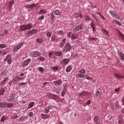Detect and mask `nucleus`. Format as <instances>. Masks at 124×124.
I'll return each mask as SVG.
<instances>
[{"instance_id": "nucleus-1", "label": "nucleus", "mask_w": 124, "mask_h": 124, "mask_svg": "<svg viewBox=\"0 0 124 124\" xmlns=\"http://www.w3.org/2000/svg\"><path fill=\"white\" fill-rule=\"evenodd\" d=\"M32 28L31 24H28V25H22L20 28V31H25L26 30H29Z\"/></svg>"}, {"instance_id": "nucleus-2", "label": "nucleus", "mask_w": 124, "mask_h": 124, "mask_svg": "<svg viewBox=\"0 0 124 124\" xmlns=\"http://www.w3.org/2000/svg\"><path fill=\"white\" fill-rule=\"evenodd\" d=\"M5 62H7L8 63H11L12 62V59L11 58V55H7L6 58L4 59Z\"/></svg>"}, {"instance_id": "nucleus-3", "label": "nucleus", "mask_w": 124, "mask_h": 124, "mask_svg": "<svg viewBox=\"0 0 124 124\" xmlns=\"http://www.w3.org/2000/svg\"><path fill=\"white\" fill-rule=\"evenodd\" d=\"M70 49H71V45H70V43L67 42V44L64 47V51L65 52H67V51H69L70 50Z\"/></svg>"}, {"instance_id": "nucleus-4", "label": "nucleus", "mask_w": 124, "mask_h": 124, "mask_svg": "<svg viewBox=\"0 0 124 124\" xmlns=\"http://www.w3.org/2000/svg\"><path fill=\"white\" fill-rule=\"evenodd\" d=\"M47 96L49 98H50L51 99H58L59 98V96H58L57 95H54V94H52L51 93L48 94Z\"/></svg>"}, {"instance_id": "nucleus-5", "label": "nucleus", "mask_w": 124, "mask_h": 124, "mask_svg": "<svg viewBox=\"0 0 124 124\" xmlns=\"http://www.w3.org/2000/svg\"><path fill=\"white\" fill-rule=\"evenodd\" d=\"M7 104L6 102H2L0 103V108H6Z\"/></svg>"}, {"instance_id": "nucleus-6", "label": "nucleus", "mask_w": 124, "mask_h": 124, "mask_svg": "<svg viewBox=\"0 0 124 124\" xmlns=\"http://www.w3.org/2000/svg\"><path fill=\"white\" fill-rule=\"evenodd\" d=\"M37 31V29H33V30L29 31L28 32V35H30L31 34H34V33H36Z\"/></svg>"}, {"instance_id": "nucleus-7", "label": "nucleus", "mask_w": 124, "mask_h": 124, "mask_svg": "<svg viewBox=\"0 0 124 124\" xmlns=\"http://www.w3.org/2000/svg\"><path fill=\"white\" fill-rule=\"evenodd\" d=\"M15 100V95L14 94H12V95H11V96H10L8 98V101H9V102H14Z\"/></svg>"}, {"instance_id": "nucleus-8", "label": "nucleus", "mask_w": 124, "mask_h": 124, "mask_svg": "<svg viewBox=\"0 0 124 124\" xmlns=\"http://www.w3.org/2000/svg\"><path fill=\"white\" fill-rule=\"evenodd\" d=\"M38 3H32V4H26V8H33L35 6H37Z\"/></svg>"}, {"instance_id": "nucleus-9", "label": "nucleus", "mask_w": 124, "mask_h": 124, "mask_svg": "<svg viewBox=\"0 0 124 124\" xmlns=\"http://www.w3.org/2000/svg\"><path fill=\"white\" fill-rule=\"evenodd\" d=\"M53 109V108L51 106H49L47 107L46 108L45 110V113H48L49 111L50 112V113H51V110Z\"/></svg>"}, {"instance_id": "nucleus-10", "label": "nucleus", "mask_w": 124, "mask_h": 124, "mask_svg": "<svg viewBox=\"0 0 124 124\" xmlns=\"http://www.w3.org/2000/svg\"><path fill=\"white\" fill-rule=\"evenodd\" d=\"M110 14L114 17V18H116V19H119L120 17L119 15H117V14H115L114 11H110Z\"/></svg>"}, {"instance_id": "nucleus-11", "label": "nucleus", "mask_w": 124, "mask_h": 124, "mask_svg": "<svg viewBox=\"0 0 124 124\" xmlns=\"http://www.w3.org/2000/svg\"><path fill=\"white\" fill-rule=\"evenodd\" d=\"M31 61V59H27V60H25V61L23 62L22 65L23 66H27V65L29 64V62H30Z\"/></svg>"}, {"instance_id": "nucleus-12", "label": "nucleus", "mask_w": 124, "mask_h": 124, "mask_svg": "<svg viewBox=\"0 0 124 124\" xmlns=\"http://www.w3.org/2000/svg\"><path fill=\"white\" fill-rule=\"evenodd\" d=\"M91 26L93 28V31H96V27L93 20L92 21Z\"/></svg>"}, {"instance_id": "nucleus-13", "label": "nucleus", "mask_w": 124, "mask_h": 124, "mask_svg": "<svg viewBox=\"0 0 124 124\" xmlns=\"http://www.w3.org/2000/svg\"><path fill=\"white\" fill-rule=\"evenodd\" d=\"M88 94H89L88 92H87L86 91H83L80 94H79V96L83 97L84 96H86V95H88Z\"/></svg>"}, {"instance_id": "nucleus-14", "label": "nucleus", "mask_w": 124, "mask_h": 124, "mask_svg": "<svg viewBox=\"0 0 124 124\" xmlns=\"http://www.w3.org/2000/svg\"><path fill=\"white\" fill-rule=\"evenodd\" d=\"M82 27L81 25H78V26H77V27H76L74 31H80V30H82Z\"/></svg>"}, {"instance_id": "nucleus-15", "label": "nucleus", "mask_w": 124, "mask_h": 124, "mask_svg": "<svg viewBox=\"0 0 124 124\" xmlns=\"http://www.w3.org/2000/svg\"><path fill=\"white\" fill-rule=\"evenodd\" d=\"M41 54L38 51H35L33 54V57L36 58V57H38Z\"/></svg>"}, {"instance_id": "nucleus-16", "label": "nucleus", "mask_w": 124, "mask_h": 124, "mask_svg": "<svg viewBox=\"0 0 124 124\" xmlns=\"http://www.w3.org/2000/svg\"><path fill=\"white\" fill-rule=\"evenodd\" d=\"M70 62V60L69 59H63L62 61V64H67L68 62Z\"/></svg>"}, {"instance_id": "nucleus-17", "label": "nucleus", "mask_w": 124, "mask_h": 124, "mask_svg": "<svg viewBox=\"0 0 124 124\" xmlns=\"http://www.w3.org/2000/svg\"><path fill=\"white\" fill-rule=\"evenodd\" d=\"M62 82V80L61 79H59V80H57V81H54V83L55 85H60L61 84Z\"/></svg>"}, {"instance_id": "nucleus-18", "label": "nucleus", "mask_w": 124, "mask_h": 124, "mask_svg": "<svg viewBox=\"0 0 124 124\" xmlns=\"http://www.w3.org/2000/svg\"><path fill=\"white\" fill-rule=\"evenodd\" d=\"M65 41H66V39L63 38V39H62L61 43H60V47H63V46L65 43Z\"/></svg>"}, {"instance_id": "nucleus-19", "label": "nucleus", "mask_w": 124, "mask_h": 124, "mask_svg": "<svg viewBox=\"0 0 124 124\" xmlns=\"http://www.w3.org/2000/svg\"><path fill=\"white\" fill-rule=\"evenodd\" d=\"M14 2V0H12L11 1H10V4L9 5V10H11V8H12V5Z\"/></svg>"}, {"instance_id": "nucleus-20", "label": "nucleus", "mask_w": 124, "mask_h": 124, "mask_svg": "<svg viewBox=\"0 0 124 124\" xmlns=\"http://www.w3.org/2000/svg\"><path fill=\"white\" fill-rule=\"evenodd\" d=\"M41 117L43 119H46V118H48L49 116L48 115H47V114H44L43 113H42L41 114Z\"/></svg>"}, {"instance_id": "nucleus-21", "label": "nucleus", "mask_w": 124, "mask_h": 124, "mask_svg": "<svg viewBox=\"0 0 124 124\" xmlns=\"http://www.w3.org/2000/svg\"><path fill=\"white\" fill-rule=\"evenodd\" d=\"M123 118L122 116H120L119 117V121H118L119 124H122V123H123Z\"/></svg>"}, {"instance_id": "nucleus-22", "label": "nucleus", "mask_w": 124, "mask_h": 124, "mask_svg": "<svg viewBox=\"0 0 124 124\" xmlns=\"http://www.w3.org/2000/svg\"><path fill=\"white\" fill-rule=\"evenodd\" d=\"M7 107L9 108H13V107H14V104H13V103H9L7 104Z\"/></svg>"}, {"instance_id": "nucleus-23", "label": "nucleus", "mask_w": 124, "mask_h": 124, "mask_svg": "<svg viewBox=\"0 0 124 124\" xmlns=\"http://www.w3.org/2000/svg\"><path fill=\"white\" fill-rule=\"evenodd\" d=\"M117 33L123 39H124V34H123V33H122L120 31H118Z\"/></svg>"}, {"instance_id": "nucleus-24", "label": "nucleus", "mask_w": 124, "mask_h": 124, "mask_svg": "<svg viewBox=\"0 0 124 124\" xmlns=\"http://www.w3.org/2000/svg\"><path fill=\"white\" fill-rule=\"evenodd\" d=\"M75 16L76 18H78V17H80V18H82V17H83L82 14H78V13H75Z\"/></svg>"}, {"instance_id": "nucleus-25", "label": "nucleus", "mask_w": 124, "mask_h": 124, "mask_svg": "<svg viewBox=\"0 0 124 124\" xmlns=\"http://www.w3.org/2000/svg\"><path fill=\"white\" fill-rule=\"evenodd\" d=\"M55 54L56 55V56H62V53L61 51H58L57 52H55Z\"/></svg>"}, {"instance_id": "nucleus-26", "label": "nucleus", "mask_w": 124, "mask_h": 124, "mask_svg": "<svg viewBox=\"0 0 124 124\" xmlns=\"http://www.w3.org/2000/svg\"><path fill=\"white\" fill-rule=\"evenodd\" d=\"M84 18L86 21H90L91 18H90L89 16L88 15H85L84 16Z\"/></svg>"}, {"instance_id": "nucleus-27", "label": "nucleus", "mask_w": 124, "mask_h": 124, "mask_svg": "<svg viewBox=\"0 0 124 124\" xmlns=\"http://www.w3.org/2000/svg\"><path fill=\"white\" fill-rule=\"evenodd\" d=\"M19 79H20V78H18V77H16L13 79V82H17V81H18V80H19Z\"/></svg>"}, {"instance_id": "nucleus-28", "label": "nucleus", "mask_w": 124, "mask_h": 124, "mask_svg": "<svg viewBox=\"0 0 124 124\" xmlns=\"http://www.w3.org/2000/svg\"><path fill=\"white\" fill-rule=\"evenodd\" d=\"M36 41H37V42H38V43H41L43 41V39L41 38V37H39L37 38Z\"/></svg>"}, {"instance_id": "nucleus-29", "label": "nucleus", "mask_w": 124, "mask_h": 124, "mask_svg": "<svg viewBox=\"0 0 124 124\" xmlns=\"http://www.w3.org/2000/svg\"><path fill=\"white\" fill-rule=\"evenodd\" d=\"M77 76H78V78H84L85 77L84 75H82L81 73H80V74H78Z\"/></svg>"}, {"instance_id": "nucleus-30", "label": "nucleus", "mask_w": 124, "mask_h": 124, "mask_svg": "<svg viewBox=\"0 0 124 124\" xmlns=\"http://www.w3.org/2000/svg\"><path fill=\"white\" fill-rule=\"evenodd\" d=\"M34 105V103H33V102H31L30 105H29L28 108H32V107H33Z\"/></svg>"}, {"instance_id": "nucleus-31", "label": "nucleus", "mask_w": 124, "mask_h": 124, "mask_svg": "<svg viewBox=\"0 0 124 124\" xmlns=\"http://www.w3.org/2000/svg\"><path fill=\"white\" fill-rule=\"evenodd\" d=\"M114 23H116L117 24H118L119 26H121L122 24L121 23V22H120L119 21H118V20H113L112 21Z\"/></svg>"}, {"instance_id": "nucleus-32", "label": "nucleus", "mask_w": 124, "mask_h": 124, "mask_svg": "<svg viewBox=\"0 0 124 124\" xmlns=\"http://www.w3.org/2000/svg\"><path fill=\"white\" fill-rule=\"evenodd\" d=\"M119 55L121 60H124V54L123 53H120Z\"/></svg>"}, {"instance_id": "nucleus-33", "label": "nucleus", "mask_w": 124, "mask_h": 124, "mask_svg": "<svg viewBox=\"0 0 124 124\" xmlns=\"http://www.w3.org/2000/svg\"><path fill=\"white\" fill-rule=\"evenodd\" d=\"M114 76H115V78H117L119 79H121L123 78V77H122V76H120V75H114Z\"/></svg>"}, {"instance_id": "nucleus-34", "label": "nucleus", "mask_w": 124, "mask_h": 124, "mask_svg": "<svg viewBox=\"0 0 124 124\" xmlns=\"http://www.w3.org/2000/svg\"><path fill=\"white\" fill-rule=\"evenodd\" d=\"M115 108H120V105H119L118 101L115 102Z\"/></svg>"}, {"instance_id": "nucleus-35", "label": "nucleus", "mask_w": 124, "mask_h": 124, "mask_svg": "<svg viewBox=\"0 0 124 124\" xmlns=\"http://www.w3.org/2000/svg\"><path fill=\"white\" fill-rule=\"evenodd\" d=\"M77 38H78V36L76 35V34H74V33H73L72 34V39H76Z\"/></svg>"}, {"instance_id": "nucleus-36", "label": "nucleus", "mask_w": 124, "mask_h": 124, "mask_svg": "<svg viewBox=\"0 0 124 124\" xmlns=\"http://www.w3.org/2000/svg\"><path fill=\"white\" fill-rule=\"evenodd\" d=\"M54 14H56V15H60L61 13L59 11V10H56L55 11H54Z\"/></svg>"}, {"instance_id": "nucleus-37", "label": "nucleus", "mask_w": 124, "mask_h": 124, "mask_svg": "<svg viewBox=\"0 0 124 124\" xmlns=\"http://www.w3.org/2000/svg\"><path fill=\"white\" fill-rule=\"evenodd\" d=\"M28 119L27 117H25L24 116H21L20 118V121H24L25 119Z\"/></svg>"}, {"instance_id": "nucleus-38", "label": "nucleus", "mask_w": 124, "mask_h": 124, "mask_svg": "<svg viewBox=\"0 0 124 124\" xmlns=\"http://www.w3.org/2000/svg\"><path fill=\"white\" fill-rule=\"evenodd\" d=\"M103 31H104V33L106 34L107 35H109V33H108V31H107V30H105V29H103Z\"/></svg>"}, {"instance_id": "nucleus-39", "label": "nucleus", "mask_w": 124, "mask_h": 124, "mask_svg": "<svg viewBox=\"0 0 124 124\" xmlns=\"http://www.w3.org/2000/svg\"><path fill=\"white\" fill-rule=\"evenodd\" d=\"M5 92V89H2L0 91V95H3Z\"/></svg>"}, {"instance_id": "nucleus-40", "label": "nucleus", "mask_w": 124, "mask_h": 124, "mask_svg": "<svg viewBox=\"0 0 124 124\" xmlns=\"http://www.w3.org/2000/svg\"><path fill=\"white\" fill-rule=\"evenodd\" d=\"M40 61H42V62H43V61H45V58H44V57H42V56H40V57H39L38 58Z\"/></svg>"}, {"instance_id": "nucleus-41", "label": "nucleus", "mask_w": 124, "mask_h": 124, "mask_svg": "<svg viewBox=\"0 0 124 124\" xmlns=\"http://www.w3.org/2000/svg\"><path fill=\"white\" fill-rule=\"evenodd\" d=\"M5 47H6V44H0V48H5Z\"/></svg>"}, {"instance_id": "nucleus-42", "label": "nucleus", "mask_w": 124, "mask_h": 124, "mask_svg": "<svg viewBox=\"0 0 124 124\" xmlns=\"http://www.w3.org/2000/svg\"><path fill=\"white\" fill-rule=\"evenodd\" d=\"M110 106L112 109H115L114 105L113 103H110Z\"/></svg>"}, {"instance_id": "nucleus-43", "label": "nucleus", "mask_w": 124, "mask_h": 124, "mask_svg": "<svg viewBox=\"0 0 124 124\" xmlns=\"http://www.w3.org/2000/svg\"><path fill=\"white\" fill-rule=\"evenodd\" d=\"M18 49H19L18 45L15 46V47H14V50H15V51H18Z\"/></svg>"}, {"instance_id": "nucleus-44", "label": "nucleus", "mask_w": 124, "mask_h": 124, "mask_svg": "<svg viewBox=\"0 0 124 124\" xmlns=\"http://www.w3.org/2000/svg\"><path fill=\"white\" fill-rule=\"evenodd\" d=\"M6 119V118L5 116H3L2 117H1V120H0L1 122H4V120H5Z\"/></svg>"}, {"instance_id": "nucleus-45", "label": "nucleus", "mask_w": 124, "mask_h": 124, "mask_svg": "<svg viewBox=\"0 0 124 124\" xmlns=\"http://www.w3.org/2000/svg\"><path fill=\"white\" fill-rule=\"evenodd\" d=\"M71 67H67V68H66V71H67V72H69V71L71 70Z\"/></svg>"}, {"instance_id": "nucleus-46", "label": "nucleus", "mask_w": 124, "mask_h": 124, "mask_svg": "<svg viewBox=\"0 0 124 124\" xmlns=\"http://www.w3.org/2000/svg\"><path fill=\"white\" fill-rule=\"evenodd\" d=\"M98 119H99V117L98 116H97V115L94 117V121H96L97 122L98 121Z\"/></svg>"}, {"instance_id": "nucleus-47", "label": "nucleus", "mask_w": 124, "mask_h": 124, "mask_svg": "<svg viewBox=\"0 0 124 124\" xmlns=\"http://www.w3.org/2000/svg\"><path fill=\"white\" fill-rule=\"evenodd\" d=\"M79 72H80V73H81L82 74H84V73H86V71L85 70H80Z\"/></svg>"}, {"instance_id": "nucleus-48", "label": "nucleus", "mask_w": 124, "mask_h": 124, "mask_svg": "<svg viewBox=\"0 0 124 124\" xmlns=\"http://www.w3.org/2000/svg\"><path fill=\"white\" fill-rule=\"evenodd\" d=\"M72 31H69L68 34H67V36L68 37H71V35H72Z\"/></svg>"}, {"instance_id": "nucleus-49", "label": "nucleus", "mask_w": 124, "mask_h": 124, "mask_svg": "<svg viewBox=\"0 0 124 124\" xmlns=\"http://www.w3.org/2000/svg\"><path fill=\"white\" fill-rule=\"evenodd\" d=\"M47 36L50 37L51 35V32H50V31H47Z\"/></svg>"}, {"instance_id": "nucleus-50", "label": "nucleus", "mask_w": 124, "mask_h": 124, "mask_svg": "<svg viewBox=\"0 0 124 124\" xmlns=\"http://www.w3.org/2000/svg\"><path fill=\"white\" fill-rule=\"evenodd\" d=\"M23 45V42H21V43H20L18 45V49H19V48H21V47Z\"/></svg>"}, {"instance_id": "nucleus-51", "label": "nucleus", "mask_w": 124, "mask_h": 124, "mask_svg": "<svg viewBox=\"0 0 124 124\" xmlns=\"http://www.w3.org/2000/svg\"><path fill=\"white\" fill-rule=\"evenodd\" d=\"M55 39H56V36H51V40L52 41H54L55 40Z\"/></svg>"}, {"instance_id": "nucleus-52", "label": "nucleus", "mask_w": 124, "mask_h": 124, "mask_svg": "<svg viewBox=\"0 0 124 124\" xmlns=\"http://www.w3.org/2000/svg\"><path fill=\"white\" fill-rule=\"evenodd\" d=\"M97 14H99L100 16L101 17V18H103V19H105L103 16H102L101 13L100 12H97Z\"/></svg>"}, {"instance_id": "nucleus-53", "label": "nucleus", "mask_w": 124, "mask_h": 124, "mask_svg": "<svg viewBox=\"0 0 124 124\" xmlns=\"http://www.w3.org/2000/svg\"><path fill=\"white\" fill-rule=\"evenodd\" d=\"M58 33H59V34H62L63 33V31H58Z\"/></svg>"}, {"instance_id": "nucleus-54", "label": "nucleus", "mask_w": 124, "mask_h": 124, "mask_svg": "<svg viewBox=\"0 0 124 124\" xmlns=\"http://www.w3.org/2000/svg\"><path fill=\"white\" fill-rule=\"evenodd\" d=\"M39 70H40V71H41V72H43L44 70L43 68H42V67H40V68H39Z\"/></svg>"}, {"instance_id": "nucleus-55", "label": "nucleus", "mask_w": 124, "mask_h": 124, "mask_svg": "<svg viewBox=\"0 0 124 124\" xmlns=\"http://www.w3.org/2000/svg\"><path fill=\"white\" fill-rule=\"evenodd\" d=\"M51 18H52V19H55V16H54V13H52L51 15Z\"/></svg>"}, {"instance_id": "nucleus-56", "label": "nucleus", "mask_w": 124, "mask_h": 124, "mask_svg": "<svg viewBox=\"0 0 124 124\" xmlns=\"http://www.w3.org/2000/svg\"><path fill=\"white\" fill-rule=\"evenodd\" d=\"M40 13H46V10L41 9V10H40Z\"/></svg>"}, {"instance_id": "nucleus-57", "label": "nucleus", "mask_w": 124, "mask_h": 124, "mask_svg": "<svg viewBox=\"0 0 124 124\" xmlns=\"http://www.w3.org/2000/svg\"><path fill=\"white\" fill-rule=\"evenodd\" d=\"M33 114V112H30L29 115V116H30V117H31L32 116Z\"/></svg>"}, {"instance_id": "nucleus-58", "label": "nucleus", "mask_w": 124, "mask_h": 124, "mask_svg": "<svg viewBox=\"0 0 124 124\" xmlns=\"http://www.w3.org/2000/svg\"><path fill=\"white\" fill-rule=\"evenodd\" d=\"M91 102L90 100H88L87 102L86 105H90L91 104Z\"/></svg>"}, {"instance_id": "nucleus-59", "label": "nucleus", "mask_w": 124, "mask_h": 124, "mask_svg": "<svg viewBox=\"0 0 124 124\" xmlns=\"http://www.w3.org/2000/svg\"><path fill=\"white\" fill-rule=\"evenodd\" d=\"M65 95V93H64V89L63 90V91H62V96H64Z\"/></svg>"}, {"instance_id": "nucleus-60", "label": "nucleus", "mask_w": 124, "mask_h": 124, "mask_svg": "<svg viewBox=\"0 0 124 124\" xmlns=\"http://www.w3.org/2000/svg\"><path fill=\"white\" fill-rule=\"evenodd\" d=\"M86 79H88L89 80H92V78L89 77H87Z\"/></svg>"}, {"instance_id": "nucleus-61", "label": "nucleus", "mask_w": 124, "mask_h": 124, "mask_svg": "<svg viewBox=\"0 0 124 124\" xmlns=\"http://www.w3.org/2000/svg\"><path fill=\"white\" fill-rule=\"evenodd\" d=\"M100 93L99 91H97L96 93V96H98L100 94Z\"/></svg>"}, {"instance_id": "nucleus-62", "label": "nucleus", "mask_w": 124, "mask_h": 124, "mask_svg": "<svg viewBox=\"0 0 124 124\" xmlns=\"http://www.w3.org/2000/svg\"><path fill=\"white\" fill-rule=\"evenodd\" d=\"M119 90L120 88H116V89H115V92H119Z\"/></svg>"}, {"instance_id": "nucleus-63", "label": "nucleus", "mask_w": 124, "mask_h": 124, "mask_svg": "<svg viewBox=\"0 0 124 124\" xmlns=\"http://www.w3.org/2000/svg\"><path fill=\"white\" fill-rule=\"evenodd\" d=\"M53 69H54V70H55V71H56V70H58V68H57V67H53V68H52Z\"/></svg>"}, {"instance_id": "nucleus-64", "label": "nucleus", "mask_w": 124, "mask_h": 124, "mask_svg": "<svg viewBox=\"0 0 124 124\" xmlns=\"http://www.w3.org/2000/svg\"><path fill=\"white\" fill-rule=\"evenodd\" d=\"M122 103H123V105L124 106V98H122Z\"/></svg>"}]
</instances>
